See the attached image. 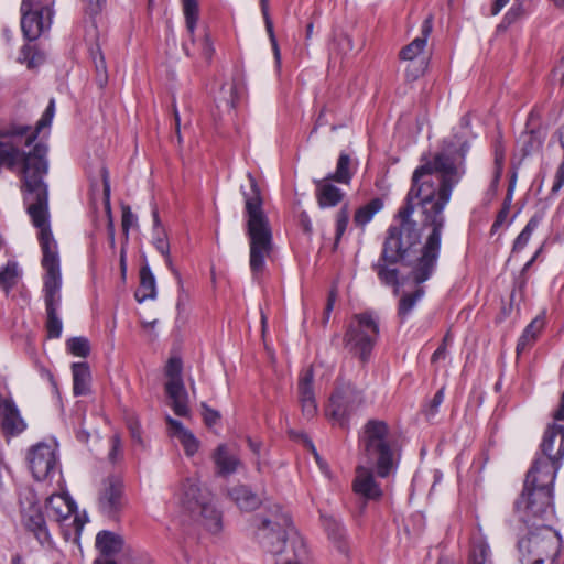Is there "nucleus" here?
Listing matches in <instances>:
<instances>
[{
	"mask_svg": "<svg viewBox=\"0 0 564 564\" xmlns=\"http://www.w3.org/2000/svg\"><path fill=\"white\" fill-rule=\"evenodd\" d=\"M469 149L468 141H445L432 161L414 170L404 202L386 231L383 254L377 264L382 280L395 276V271L388 270V264L409 261L415 256L421 242V229L430 231L416 262L415 279L417 282L424 281L433 272L441 254L446 223L444 209L465 173V159Z\"/></svg>",
	"mask_w": 564,
	"mask_h": 564,
	"instance_id": "f257e3e1",
	"label": "nucleus"
},
{
	"mask_svg": "<svg viewBox=\"0 0 564 564\" xmlns=\"http://www.w3.org/2000/svg\"><path fill=\"white\" fill-rule=\"evenodd\" d=\"M249 188L241 186L245 200V230L249 239V267L253 280H260L265 271V260L273 250L270 219L263 209V197L256 177L248 173Z\"/></svg>",
	"mask_w": 564,
	"mask_h": 564,
	"instance_id": "f03ea898",
	"label": "nucleus"
},
{
	"mask_svg": "<svg viewBox=\"0 0 564 564\" xmlns=\"http://www.w3.org/2000/svg\"><path fill=\"white\" fill-rule=\"evenodd\" d=\"M358 449L366 466L376 476L388 478L397 471L401 449L386 421L370 419L364 424L358 435Z\"/></svg>",
	"mask_w": 564,
	"mask_h": 564,
	"instance_id": "7ed1b4c3",
	"label": "nucleus"
},
{
	"mask_svg": "<svg viewBox=\"0 0 564 564\" xmlns=\"http://www.w3.org/2000/svg\"><path fill=\"white\" fill-rule=\"evenodd\" d=\"M539 464H532L527 471L523 489L514 501V510L525 524L534 519H544L554 511V482L557 474L551 469H540Z\"/></svg>",
	"mask_w": 564,
	"mask_h": 564,
	"instance_id": "20e7f679",
	"label": "nucleus"
},
{
	"mask_svg": "<svg viewBox=\"0 0 564 564\" xmlns=\"http://www.w3.org/2000/svg\"><path fill=\"white\" fill-rule=\"evenodd\" d=\"M423 245H424V242L422 243V241H421L420 246L415 250V253H414L415 256L411 260H409V261H398V262H395L393 264H388V270H394L395 271L394 279L391 278L389 280H384V279L382 280L380 274H379L377 264H379L381 262V257L383 254V248L381 249V253H380L378 260L371 264V269L376 272L379 281L383 285L393 286L394 295H397L399 293V289H400V285H401V283H400V270L398 269L397 265L401 264V265H405V267H410L411 268L409 276L413 281V283L416 285V289L414 291H412V292H404L400 296V300L398 302V307H397V316H398V318H399L401 324H403V323H405L408 321V318L411 316V314L414 311V308L417 305V303L424 297V295H425V288L422 286L421 284H423L427 280H430L432 278V275L435 273L436 268H437L438 260L436 261V264H435V268H434L433 272L431 273V275L427 279H425L424 281H421V282H417V280L415 279L414 270H415V267H416L417 259L422 254Z\"/></svg>",
	"mask_w": 564,
	"mask_h": 564,
	"instance_id": "39448f33",
	"label": "nucleus"
},
{
	"mask_svg": "<svg viewBox=\"0 0 564 564\" xmlns=\"http://www.w3.org/2000/svg\"><path fill=\"white\" fill-rule=\"evenodd\" d=\"M379 323L375 314L366 311L354 315L344 334V345L361 364L370 360L379 338Z\"/></svg>",
	"mask_w": 564,
	"mask_h": 564,
	"instance_id": "423d86ee",
	"label": "nucleus"
},
{
	"mask_svg": "<svg viewBox=\"0 0 564 564\" xmlns=\"http://www.w3.org/2000/svg\"><path fill=\"white\" fill-rule=\"evenodd\" d=\"M540 451L541 455H536L532 464L540 463V469H551L557 474L564 459V391L553 413V422L544 431Z\"/></svg>",
	"mask_w": 564,
	"mask_h": 564,
	"instance_id": "0eeeda50",
	"label": "nucleus"
},
{
	"mask_svg": "<svg viewBox=\"0 0 564 564\" xmlns=\"http://www.w3.org/2000/svg\"><path fill=\"white\" fill-rule=\"evenodd\" d=\"M518 547L522 564H544L546 560L554 563L562 549V538L551 527L543 525L520 540Z\"/></svg>",
	"mask_w": 564,
	"mask_h": 564,
	"instance_id": "6e6552de",
	"label": "nucleus"
},
{
	"mask_svg": "<svg viewBox=\"0 0 564 564\" xmlns=\"http://www.w3.org/2000/svg\"><path fill=\"white\" fill-rule=\"evenodd\" d=\"M362 401V392L356 384L339 375L325 408V415L343 430H349L350 419Z\"/></svg>",
	"mask_w": 564,
	"mask_h": 564,
	"instance_id": "1a4fd4ad",
	"label": "nucleus"
},
{
	"mask_svg": "<svg viewBox=\"0 0 564 564\" xmlns=\"http://www.w3.org/2000/svg\"><path fill=\"white\" fill-rule=\"evenodd\" d=\"M55 0H22L21 30L26 41L37 40L50 31L55 15Z\"/></svg>",
	"mask_w": 564,
	"mask_h": 564,
	"instance_id": "9d476101",
	"label": "nucleus"
},
{
	"mask_svg": "<svg viewBox=\"0 0 564 564\" xmlns=\"http://www.w3.org/2000/svg\"><path fill=\"white\" fill-rule=\"evenodd\" d=\"M21 522L42 546L51 547L53 539L36 494L28 488L19 494Z\"/></svg>",
	"mask_w": 564,
	"mask_h": 564,
	"instance_id": "9b49d317",
	"label": "nucleus"
},
{
	"mask_svg": "<svg viewBox=\"0 0 564 564\" xmlns=\"http://www.w3.org/2000/svg\"><path fill=\"white\" fill-rule=\"evenodd\" d=\"M167 378L164 390L171 400V408L177 416H188V393L183 381V361L180 357L173 356L167 359L164 368Z\"/></svg>",
	"mask_w": 564,
	"mask_h": 564,
	"instance_id": "f8f14e48",
	"label": "nucleus"
},
{
	"mask_svg": "<svg viewBox=\"0 0 564 564\" xmlns=\"http://www.w3.org/2000/svg\"><path fill=\"white\" fill-rule=\"evenodd\" d=\"M291 525L292 519L288 513L275 516L274 520L261 518L258 524L257 538L265 551L280 554L286 544V528Z\"/></svg>",
	"mask_w": 564,
	"mask_h": 564,
	"instance_id": "ddd939ff",
	"label": "nucleus"
},
{
	"mask_svg": "<svg viewBox=\"0 0 564 564\" xmlns=\"http://www.w3.org/2000/svg\"><path fill=\"white\" fill-rule=\"evenodd\" d=\"M26 462L35 480H46L57 470L56 447L39 442L29 448Z\"/></svg>",
	"mask_w": 564,
	"mask_h": 564,
	"instance_id": "4468645a",
	"label": "nucleus"
},
{
	"mask_svg": "<svg viewBox=\"0 0 564 564\" xmlns=\"http://www.w3.org/2000/svg\"><path fill=\"white\" fill-rule=\"evenodd\" d=\"M123 507V485L116 477H109L99 497L100 511L109 519H117Z\"/></svg>",
	"mask_w": 564,
	"mask_h": 564,
	"instance_id": "2eb2a0df",
	"label": "nucleus"
},
{
	"mask_svg": "<svg viewBox=\"0 0 564 564\" xmlns=\"http://www.w3.org/2000/svg\"><path fill=\"white\" fill-rule=\"evenodd\" d=\"M45 303V329L48 339H57L62 336L63 323L58 316L62 304L61 289L42 290Z\"/></svg>",
	"mask_w": 564,
	"mask_h": 564,
	"instance_id": "dca6fc26",
	"label": "nucleus"
},
{
	"mask_svg": "<svg viewBox=\"0 0 564 564\" xmlns=\"http://www.w3.org/2000/svg\"><path fill=\"white\" fill-rule=\"evenodd\" d=\"M534 117L535 111L532 110L529 115L525 131H523L517 140V145L521 153L520 161L534 153L540 152L543 148L546 138V130L544 128L540 126L530 128V124L532 123ZM519 164H521V162H519Z\"/></svg>",
	"mask_w": 564,
	"mask_h": 564,
	"instance_id": "f3484780",
	"label": "nucleus"
},
{
	"mask_svg": "<svg viewBox=\"0 0 564 564\" xmlns=\"http://www.w3.org/2000/svg\"><path fill=\"white\" fill-rule=\"evenodd\" d=\"M26 429V421L23 419L13 399H11L0 413V431L3 437L7 440L18 437L25 432Z\"/></svg>",
	"mask_w": 564,
	"mask_h": 564,
	"instance_id": "a211bd4d",
	"label": "nucleus"
},
{
	"mask_svg": "<svg viewBox=\"0 0 564 564\" xmlns=\"http://www.w3.org/2000/svg\"><path fill=\"white\" fill-rule=\"evenodd\" d=\"M314 375L308 369L299 378V400L301 403L302 414L307 419H313L317 414V403L314 393Z\"/></svg>",
	"mask_w": 564,
	"mask_h": 564,
	"instance_id": "6ab92c4d",
	"label": "nucleus"
},
{
	"mask_svg": "<svg viewBox=\"0 0 564 564\" xmlns=\"http://www.w3.org/2000/svg\"><path fill=\"white\" fill-rule=\"evenodd\" d=\"M376 473L372 471L368 466L358 467L357 476L354 480V491L366 499L378 500L382 496V489L375 479Z\"/></svg>",
	"mask_w": 564,
	"mask_h": 564,
	"instance_id": "aec40b11",
	"label": "nucleus"
},
{
	"mask_svg": "<svg viewBox=\"0 0 564 564\" xmlns=\"http://www.w3.org/2000/svg\"><path fill=\"white\" fill-rule=\"evenodd\" d=\"M212 458L216 467V474L220 477H228L235 474L242 465L240 458L226 444H219L214 451Z\"/></svg>",
	"mask_w": 564,
	"mask_h": 564,
	"instance_id": "412c9836",
	"label": "nucleus"
},
{
	"mask_svg": "<svg viewBox=\"0 0 564 564\" xmlns=\"http://www.w3.org/2000/svg\"><path fill=\"white\" fill-rule=\"evenodd\" d=\"M433 21H434L433 14H429L424 19V21L422 22V25H421V35L415 37L410 44H408L400 51L401 59L412 61L424 51V48L427 44V39L431 35L432 30H433Z\"/></svg>",
	"mask_w": 564,
	"mask_h": 564,
	"instance_id": "4be33fe9",
	"label": "nucleus"
},
{
	"mask_svg": "<svg viewBox=\"0 0 564 564\" xmlns=\"http://www.w3.org/2000/svg\"><path fill=\"white\" fill-rule=\"evenodd\" d=\"M330 182L333 181L327 180V176L323 180L315 181L316 198L322 208L335 207L345 196L344 192Z\"/></svg>",
	"mask_w": 564,
	"mask_h": 564,
	"instance_id": "5701e85b",
	"label": "nucleus"
},
{
	"mask_svg": "<svg viewBox=\"0 0 564 564\" xmlns=\"http://www.w3.org/2000/svg\"><path fill=\"white\" fill-rule=\"evenodd\" d=\"M220 93L227 105L236 108L246 96V85L242 76L231 74L230 79L221 85Z\"/></svg>",
	"mask_w": 564,
	"mask_h": 564,
	"instance_id": "b1692460",
	"label": "nucleus"
},
{
	"mask_svg": "<svg viewBox=\"0 0 564 564\" xmlns=\"http://www.w3.org/2000/svg\"><path fill=\"white\" fill-rule=\"evenodd\" d=\"M140 283L134 293L138 303H143L147 300L156 299V280L148 263L143 264L140 269Z\"/></svg>",
	"mask_w": 564,
	"mask_h": 564,
	"instance_id": "393cba45",
	"label": "nucleus"
},
{
	"mask_svg": "<svg viewBox=\"0 0 564 564\" xmlns=\"http://www.w3.org/2000/svg\"><path fill=\"white\" fill-rule=\"evenodd\" d=\"M45 507L50 512H53L56 521L65 520L77 512L76 502L65 495L48 497Z\"/></svg>",
	"mask_w": 564,
	"mask_h": 564,
	"instance_id": "a878e982",
	"label": "nucleus"
},
{
	"mask_svg": "<svg viewBox=\"0 0 564 564\" xmlns=\"http://www.w3.org/2000/svg\"><path fill=\"white\" fill-rule=\"evenodd\" d=\"M230 499L245 511L256 510L261 505L260 497L246 485H237L229 489Z\"/></svg>",
	"mask_w": 564,
	"mask_h": 564,
	"instance_id": "bb28decb",
	"label": "nucleus"
},
{
	"mask_svg": "<svg viewBox=\"0 0 564 564\" xmlns=\"http://www.w3.org/2000/svg\"><path fill=\"white\" fill-rule=\"evenodd\" d=\"M73 393L76 397L87 395L90 392L91 372L88 362H73Z\"/></svg>",
	"mask_w": 564,
	"mask_h": 564,
	"instance_id": "cd10ccee",
	"label": "nucleus"
},
{
	"mask_svg": "<svg viewBox=\"0 0 564 564\" xmlns=\"http://www.w3.org/2000/svg\"><path fill=\"white\" fill-rule=\"evenodd\" d=\"M544 325V318L540 316L535 317L529 325H527L516 346L517 356H520L534 345L540 333L543 330Z\"/></svg>",
	"mask_w": 564,
	"mask_h": 564,
	"instance_id": "c85d7f7f",
	"label": "nucleus"
},
{
	"mask_svg": "<svg viewBox=\"0 0 564 564\" xmlns=\"http://www.w3.org/2000/svg\"><path fill=\"white\" fill-rule=\"evenodd\" d=\"M122 538L111 531H100L96 536V547L105 557H110L122 550Z\"/></svg>",
	"mask_w": 564,
	"mask_h": 564,
	"instance_id": "c756f323",
	"label": "nucleus"
},
{
	"mask_svg": "<svg viewBox=\"0 0 564 564\" xmlns=\"http://www.w3.org/2000/svg\"><path fill=\"white\" fill-rule=\"evenodd\" d=\"M196 511H199L202 524L213 534L219 533L223 529L221 512L215 506L204 502Z\"/></svg>",
	"mask_w": 564,
	"mask_h": 564,
	"instance_id": "7c9ffc66",
	"label": "nucleus"
},
{
	"mask_svg": "<svg viewBox=\"0 0 564 564\" xmlns=\"http://www.w3.org/2000/svg\"><path fill=\"white\" fill-rule=\"evenodd\" d=\"M383 206L384 202L381 197L370 199L367 204L356 209L354 214V224L364 229L365 226L372 220L373 216L383 208Z\"/></svg>",
	"mask_w": 564,
	"mask_h": 564,
	"instance_id": "2f4dec72",
	"label": "nucleus"
},
{
	"mask_svg": "<svg viewBox=\"0 0 564 564\" xmlns=\"http://www.w3.org/2000/svg\"><path fill=\"white\" fill-rule=\"evenodd\" d=\"M181 501L191 512H195L196 509L205 502L200 494V488L195 481L186 479L182 484Z\"/></svg>",
	"mask_w": 564,
	"mask_h": 564,
	"instance_id": "473e14b6",
	"label": "nucleus"
},
{
	"mask_svg": "<svg viewBox=\"0 0 564 564\" xmlns=\"http://www.w3.org/2000/svg\"><path fill=\"white\" fill-rule=\"evenodd\" d=\"M355 171L351 169V159L350 155L346 152H340L336 170L333 173L327 175V180H332L333 182L349 185Z\"/></svg>",
	"mask_w": 564,
	"mask_h": 564,
	"instance_id": "72a5a7b5",
	"label": "nucleus"
},
{
	"mask_svg": "<svg viewBox=\"0 0 564 564\" xmlns=\"http://www.w3.org/2000/svg\"><path fill=\"white\" fill-rule=\"evenodd\" d=\"M46 57V53L36 45L25 44L20 50L18 62L28 68H37L44 65Z\"/></svg>",
	"mask_w": 564,
	"mask_h": 564,
	"instance_id": "f704fd0d",
	"label": "nucleus"
},
{
	"mask_svg": "<svg viewBox=\"0 0 564 564\" xmlns=\"http://www.w3.org/2000/svg\"><path fill=\"white\" fill-rule=\"evenodd\" d=\"M544 217V212H536L527 223L522 231L517 236L512 245V252L523 250L531 239L532 232L536 229Z\"/></svg>",
	"mask_w": 564,
	"mask_h": 564,
	"instance_id": "c9c22d12",
	"label": "nucleus"
},
{
	"mask_svg": "<svg viewBox=\"0 0 564 564\" xmlns=\"http://www.w3.org/2000/svg\"><path fill=\"white\" fill-rule=\"evenodd\" d=\"M21 275L19 264L15 260H9L0 268V289L8 295L18 284Z\"/></svg>",
	"mask_w": 564,
	"mask_h": 564,
	"instance_id": "e433bc0d",
	"label": "nucleus"
},
{
	"mask_svg": "<svg viewBox=\"0 0 564 564\" xmlns=\"http://www.w3.org/2000/svg\"><path fill=\"white\" fill-rule=\"evenodd\" d=\"M326 531L328 533V536L334 541L337 550L347 555L349 547L346 542V529L344 528L343 523L329 519L325 523Z\"/></svg>",
	"mask_w": 564,
	"mask_h": 564,
	"instance_id": "4c0bfd02",
	"label": "nucleus"
},
{
	"mask_svg": "<svg viewBox=\"0 0 564 564\" xmlns=\"http://www.w3.org/2000/svg\"><path fill=\"white\" fill-rule=\"evenodd\" d=\"M260 6H261V13H262L264 24H265V30H267V33H268V36H269V40H270V43L272 46L275 66H276V68H280L281 67V53H280L278 40L275 37L273 22L271 20L270 13H269L268 0H260Z\"/></svg>",
	"mask_w": 564,
	"mask_h": 564,
	"instance_id": "58836bf2",
	"label": "nucleus"
},
{
	"mask_svg": "<svg viewBox=\"0 0 564 564\" xmlns=\"http://www.w3.org/2000/svg\"><path fill=\"white\" fill-rule=\"evenodd\" d=\"M185 25L191 37L194 36L199 19V7L197 0H182Z\"/></svg>",
	"mask_w": 564,
	"mask_h": 564,
	"instance_id": "ea45409f",
	"label": "nucleus"
},
{
	"mask_svg": "<svg viewBox=\"0 0 564 564\" xmlns=\"http://www.w3.org/2000/svg\"><path fill=\"white\" fill-rule=\"evenodd\" d=\"M554 137L557 138V141L563 149V159L554 175L553 186L551 188V195L553 196L556 195L564 185V123L556 130Z\"/></svg>",
	"mask_w": 564,
	"mask_h": 564,
	"instance_id": "a19ab883",
	"label": "nucleus"
},
{
	"mask_svg": "<svg viewBox=\"0 0 564 564\" xmlns=\"http://www.w3.org/2000/svg\"><path fill=\"white\" fill-rule=\"evenodd\" d=\"M66 350L75 357L86 358L90 355L91 348L88 338L76 336L66 340Z\"/></svg>",
	"mask_w": 564,
	"mask_h": 564,
	"instance_id": "79ce46f5",
	"label": "nucleus"
},
{
	"mask_svg": "<svg viewBox=\"0 0 564 564\" xmlns=\"http://www.w3.org/2000/svg\"><path fill=\"white\" fill-rule=\"evenodd\" d=\"M350 218L349 205L345 203L336 214L335 224V247L339 243L343 235L345 234Z\"/></svg>",
	"mask_w": 564,
	"mask_h": 564,
	"instance_id": "37998d69",
	"label": "nucleus"
},
{
	"mask_svg": "<svg viewBox=\"0 0 564 564\" xmlns=\"http://www.w3.org/2000/svg\"><path fill=\"white\" fill-rule=\"evenodd\" d=\"M528 282L529 274L519 271V273L514 276L512 283V291L510 294L511 304L516 301L517 297H519V301H522L524 299Z\"/></svg>",
	"mask_w": 564,
	"mask_h": 564,
	"instance_id": "c03bdc74",
	"label": "nucleus"
},
{
	"mask_svg": "<svg viewBox=\"0 0 564 564\" xmlns=\"http://www.w3.org/2000/svg\"><path fill=\"white\" fill-rule=\"evenodd\" d=\"M506 149L501 138H498L494 143V158H495V181L498 182L503 170Z\"/></svg>",
	"mask_w": 564,
	"mask_h": 564,
	"instance_id": "a18cd8bd",
	"label": "nucleus"
},
{
	"mask_svg": "<svg viewBox=\"0 0 564 564\" xmlns=\"http://www.w3.org/2000/svg\"><path fill=\"white\" fill-rule=\"evenodd\" d=\"M180 443L182 444L184 452L187 456H194L199 448V441L196 436L189 431H183L182 434L177 436Z\"/></svg>",
	"mask_w": 564,
	"mask_h": 564,
	"instance_id": "49530a36",
	"label": "nucleus"
},
{
	"mask_svg": "<svg viewBox=\"0 0 564 564\" xmlns=\"http://www.w3.org/2000/svg\"><path fill=\"white\" fill-rule=\"evenodd\" d=\"M445 397V387H441L430 402L425 405L424 413L427 417H433L438 413V408L443 403Z\"/></svg>",
	"mask_w": 564,
	"mask_h": 564,
	"instance_id": "de8ad7c7",
	"label": "nucleus"
},
{
	"mask_svg": "<svg viewBox=\"0 0 564 564\" xmlns=\"http://www.w3.org/2000/svg\"><path fill=\"white\" fill-rule=\"evenodd\" d=\"M488 553L489 547L485 543L474 545L469 554V564H485Z\"/></svg>",
	"mask_w": 564,
	"mask_h": 564,
	"instance_id": "09e8293b",
	"label": "nucleus"
},
{
	"mask_svg": "<svg viewBox=\"0 0 564 564\" xmlns=\"http://www.w3.org/2000/svg\"><path fill=\"white\" fill-rule=\"evenodd\" d=\"M88 56L95 67V70H106L107 69L105 56H104L99 45H97V44L90 45L88 48Z\"/></svg>",
	"mask_w": 564,
	"mask_h": 564,
	"instance_id": "8fccbe9b",
	"label": "nucleus"
},
{
	"mask_svg": "<svg viewBox=\"0 0 564 564\" xmlns=\"http://www.w3.org/2000/svg\"><path fill=\"white\" fill-rule=\"evenodd\" d=\"M203 409V421L207 427H213L220 421V413L217 410L212 409L207 403H202Z\"/></svg>",
	"mask_w": 564,
	"mask_h": 564,
	"instance_id": "3c124183",
	"label": "nucleus"
},
{
	"mask_svg": "<svg viewBox=\"0 0 564 564\" xmlns=\"http://www.w3.org/2000/svg\"><path fill=\"white\" fill-rule=\"evenodd\" d=\"M127 426H128V430L130 432V435H131V438L133 440V442H135L140 445H143L142 429H141V424H140V421L138 420V417L130 416L127 421Z\"/></svg>",
	"mask_w": 564,
	"mask_h": 564,
	"instance_id": "603ef678",
	"label": "nucleus"
},
{
	"mask_svg": "<svg viewBox=\"0 0 564 564\" xmlns=\"http://www.w3.org/2000/svg\"><path fill=\"white\" fill-rule=\"evenodd\" d=\"M135 221H137V217L132 213L130 206L123 205L122 206L121 226H122V231L126 235V237H128L129 230Z\"/></svg>",
	"mask_w": 564,
	"mask_h": 564,
	"instance_id": "864d4df0",
	"label": "nucleus"
},
{
	"mask_svg": "<svg viewBox=\"0 0 564 564\" xmlns=\"http://www.w3.org/2000/svg\"><path fill=\"white\" fill-rule=\"evenodd\" d=\"M336 299H337V291H336V289H332L328 292L327 302H326V305H325V308L323 312L322 323L324 325H326L329 322L330 314L334 310Z\"/></svg>",
	"mask_w": 564,
	"mask_h": 564,
	"instance_id": "5fc2aeb1",
	"label": "nucleus"
},
{
	"mask_svg": "<svg viewBox=\"0 0 564 564\" xmlns=\"http://www.w3.org/2000/svg\"><path fill=\"white\" fill-rule=\"evenodd\" d=\"M101 178H102V186H104V199L106 208L110 209V177H109V171L106 166H102L100 170Z\"/></svg>",
	"mask_w": 564,
	"mask_h": 564,
	"instance_id": "6e6d98bb",
	"label": "nucleus"
},
{
	"mask_svg": "<svg viewBox=\"0 0 564 564\" xmlns=\"http://www.w3.org/2000/svg\"><path fill=\"white\" fill-rule=\"evenodd\" d=\"M297 226L302 229L305 235H311L313 232V225L311 218L306 212L299 213L296 217Z\"/></svg>",
	"mask_w": 564,
	"mask_h": 564,
	"instance_id": "4d7b16f0",
	"label": "nucleus"
},
{
	"mask_svg": "<svg viewBox=\"0 0 564 564\" xmlns=\"http://www.w3.org/2000/svg\"><path fill=\"white\" fill-rule=\"evenodd\" d=\"M110 445L111 448L109 451V459L115 463L117 458L121 455L122 448H121V440L118 434H115L110 438Z\"/></svg>",
	"mask_w": 564,
	"mask_h": 564,
	"instance_id": "13d9d810",
	"label": "nucleus"
},
{
	"mask_svg": "<svg viewBox=\"0 0 564 564\" xmlns=\"http://www.w3.org/2000/svg\"><path fill=\"white\" fill-rule=\"evenodd\" d=\"M89 14L95 15L101 12L107 0H83Z\"/></svg>",
	"mask_w": 564,
	"mask_h": 564,
	"instance_id": "bf43d9fd",
	"label": "nucleus"
},
{
	"mask_svg": "<svg viewBox=\"0 0 564 564\" xmlns=\"http://www.w3.org/2000/svg\"><path fill=\"white\" fill-rule=\"evenodd\" d=\"M163 257L165 258L166 267L172 272V274L174 275V278H175V280L177 282V286H180V289L183 291V279H182V275H181L180 271L174 267L173 261H172L171 256H170V252L167 253V256H163Z\"/></svg>",
	"mask_w": 564,
	"mask_h": 564,
	"instance_id": "052dcab7",
	"label": "nucleus"
},
{
	"mask_svg": "<svg viewBox=\"0 0 564 564\" xmlns=\"http://www.w3.org/2000/svg\"><path fill=\"white\" fill-rule=\"evenodd\" d=\"M510 200H511V194L508 195L503 202V205L501 209L498 212L495 221H499V224H503L507 219V216L510 210Z\"/></svg>",
	"mask_w": 564,
	"mask_h": 564,
	"instance_id": "680f3d73",
	"label": "nucleus"
},
{
	"mask_svg": "<svg viewBox=\"0 0 564 564\" xmlns=\"http://www.w3.org/2000/svg\"><path fill=\"white\" fill-rule=\"evenodd\" d=\"M166 422L169 424V426L173 430V434L174 436H178L180 434L183 433V431H187L188 429H186L183 423L176 419H173L171 416H166Z\"/></svg>",
	"mask_w": 564,
	"mask_h": 564,
	"instance_id": "e2e57ef3",
	"label": "nucleus"
},
{
	"mask_svg": "<svg viewBox=\"0 0 564 564\" xmlns=\"http://www.w3.org/2000/svg\"><path fill=\"white\" fill-rule=\"evenodd\" d=\"M202 51L206 58H212L215 50L213 46V42L208 34H205L203 42H202Z\"/></svg>",
	"mask_w": 564,
	"mask_h": 564,
	"instance_id": "0e129e2a",
	"label": "nucleus"
},
{
	"mask_svg": "<svg viewBox=\"0 0 564 564\" xmlns=\"http://www.w3.org/2000/svg\"><path fill=\"white\" fill-rule=\"evenodd\" d=\"M154 246L162 256H167V253L170 252V243L167 239L164 237H156Z\"/></svg>",
	"mask_w": 564,
	"mask_h": 564,
	"instance_id": "69168bd1",
	"label": "nucleus"
},
{
	"mask_svg": "<svg viewBox=\"0 0 564 564\" xmlns=\"http://www.w3.org/2000/svg\"><path fill=\"white\" fill-rule=\"evenodd\" d=\"M337 45L345 51V53L352 51V39L348 34H343L337 40Z\"/></svg>",
	"mask_w": 564,
	"mask_h": 564,
	"instance_id": "338daca9",
	"label": "nucleus"
},
{
	"mask_svg": "<svg viewBox=\"0 0 564 564\" xmlns=\"http://www.w3.org/2000/svg\"><path fill=\"white\" fill-rule=\"evenodd\" d=\"M448 356V350L444 347H437L431 356V365L437 364L440 360H445Z\"/></svg>",
	"mask_w": 564,
	"mask_h": 564,
	"instance_id": "774afa93",
	"label": "nucleus"
}]
</instances>
